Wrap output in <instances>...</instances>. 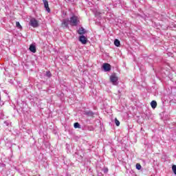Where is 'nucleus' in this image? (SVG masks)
<instances>
[{
  "instance_id": "nucleus-7",
  "label": "nucleus",
  "mask_w": 176,
  "mask_h": 176,
  "mask_svg": "<svg viewBox=\"0 0 176 176\" xmlns=\"http://www.w3.org/2000/svg\"><path fill=\"white\" fill-rule=\"evenodd\" d=\"M85 33H86V30H85V28H79L78 31V34H79V35H85Z\"/></svg>"
},
{
  "instance_id": "nucleus-16",
  "label": "nucleus",
  "mask_w": 176,
  "mask_h": 176,
  "mask_svg": "<svg viewBox=\"0 0 176 176\" xmlns=\"http://www.w3.org/2000/svg\"><path fill=\"white\" fill-rule=\"evenodd\" d=\"M172 170H173L174 174L176 175V165H173Z\"/></svg>"
},
{
  "instance_id": "nucleus-11",
  "label": "nucleus",
  "mask_w": 176,
  "mask_h": 176,
  "mask_svg": "<svg viewBox=\"0 0 176 176\" xmlns=\"http://www.w3.org/2000/svg\"><path fill=\"white\" fill-rule=\"evenodd\" d=\"M114 45H115V46H116L117 47H119V46H120V41L116 38V39L114 41Z\"/></svg>"
},
{
  "instance_id": "nucleus-3",
  "label": "nucleus",
  "mask_w": 176,
  "mask_h": 176,
  "mask_svg": "<svg viewBox=\"0 0 176 176\" xmlns=\"http://www.w3.org/2000/svg\"><path fill=\"white\" fill-rule=\"evenodd\" d=\"M118 80V76L116 74H112L110 76V82H112L113 85H116V82Z\"/></svg>"
},
{
  "instance_id": "nucleus-5",
  "label": "nucleus",
  "mask_w": 176,
  "mask_h": 176,
  "mask_svg": "<svg viewBox=\"0 0 176 176\" xmlns=\"http://www.w3.org/2000/svg\"><path fill=\"white\" fill-rule=\"evenodd\" d=\"M79 41L82 43V45H86V43H87V38H86V36L84 35H82L79 37Z\"/></svg>"
},
{
  "instance_id": "nucleus-13",
  "label": "nucleus",
  "mask_w": 176,
  "mask_h": 176,
  "mask_svg": "<svg viewBox=\"0 0 176 176\" xmlns=\"http://www.w3.org/2000/svg\"><path fill=\"white\" fill-rule=\"evenodd\" d=\"M74 126V129H80V124L78 122H75Z\"/></svg>"
},
{
  "instance_id": "nucleus-19",
  "label": "nucleus",
  "mask_w": 176,
  "mask_h": 176,
  "mask_svg": "<svg viewBox=\"0 0 176 176\" xmlns=\"http://www.w3.org/2000/svg\"><path fill=\"white\" fill-rule=\"evenodd\" d=\"M43 3H45V2H47V0H43Z\"/></svg>"
},
{
  "instance_id": "nucleus-15",
  "label": "nucleus",
  "mask_w": 176,
  "mask_h": 176,
  "mask_svg": "<svg viewBox=\"0 0 176 176\" xmlns=\"http://www.w3.org/2000/svg\"><path fill=\"white\" fill-rule=\"evenodd\" d=\"M136 168H137V170H141V168H142L141 164L137 163L136 164Z\"/></svg>"
},
{
  "instance_id": "nucleus-12",
  "label": "nucleus",
  "mask_w": 176,
  "mask_h": 176,
  "mask_svg": "<svg viewBox=\"0 0 176 176\" xmlns=\"http://www.w3.org/2000/svg\"><path fill=\"white\" fill-rule=\"evenodd\" d=\"M16 27L19 30H23V26H21L20 22H16Z\"/></svg>"
},
{
  "instance_id": "nucleus-18",
  "label": "nucleus",
  "mask_w": 176,
  "mask_h": 176,
  "mask_svg": "<svg viewBox=\"0 0 176 176\" xmlns=\"http://www.w3.org/2000/svg\"><path fill=\"white\" fill-rule=\"evenodd\" d=\"M103 171L105 174H107V173H108V168H104Z\"/></svg>"
},
{
  "instance_id": "nucleus-8",
  "label": "nucleus",
  "mask_w": 176,
  "mask_h": 176,
  "mask_svg": "<svg viewBox=\"0 0 176 176\" xmlns=\"http://www.w3.org/2000/svg\"><path fill=\"white\" fill-rule=\"evenodd\" d=\"M44 3V8H45V10L48 13H50V8H49V2L45 1Z\"/></svg>"
},
{
  "instance_id": "nucleus-17",
  "label": "nucleus",
  "mask_w": 176,
  "mask_h": 176,
  "mask_svg": "<svg viewBox=\"0 0 176 176\" xmlns=\"http://www.w3.org/2000/svg\"><path fill=\"white\" fill-rule=\"evenodd\" d=\"M46 76H47L48 78H50V76H52V73H50V72H46Z\"/></svg>"
},
{
  "instance_id": "nucleus-1",
  "label": "nucleus",
  "mask_w": 176,
  "mask_h": 176,
  "mask_svg": "<svg viewBox=\"0 0 176 176\" xmlns=\"http://www.w3.org/2000/svg\"><path fill=\"white\" fill-rule=\"evenodd\" d=\"M69 21L70 23V25L75 26V27L78 25V23H79V20H78V16H72Z\"/></svg>"
},
{
  "instance_id": "nucleus-9",
  "label": "nucleus",
  "mask_w": 176,
  "mask_h": 176,
  "mask_svg": "<svg viewBox=\"0 0 176 176\" xmlns=\"http://www.w3.org/2000/svg\"><path fill=\"white\" fill-rule=\"evenodd\" d=\"M29 50L32 53H36V47L34 45H30Z\"/></svg>"
},
{
  "instance_id": "nucleus-6",
  "label": "nucleus",
  "mask_w": 176,
  "mask_h": 176,
  "mask_svg": "<svg viewBox=\"0 0 176 176\" xmlns=\"http://www.w3.org/2000/svg\"><path fill=\"white\" fill-rule=\"evenodd\" d=\"M102 68L106 72H109V71H111V65H109V63H104Z\"/></svg>"
},
{
  "instance_id": "nucleus-14",
  "label": "nucleus",
  "mask_w": 176,
  "mask_h": 176,
  "mask_svg": "<svg viewBox=\"0 0 176 176\" xmlns=\"http://www.w3.org/2000/svg\"><path fill=\"white\" fill-rule=\"evenodd\" d=\"M115 124L117 126H120V122H119L117 118H115Z\"/></svg>"
},
{
  "instance_id": "nucleus-4",
  "label": "nucleus",
  "mask_w": 176,
  "mask_h": 176,
  "mask_svg": "<svg viewBox=\"0 0 176 176\" xmlns=\"http://www.w3.org/2000/svg\"><path fill=\"white\" fill-rule=\"evenodd\" d=\"M69 24V19H64L61 23V27H63V28H67Z\"/></svg>"
},
{
  "instance_id": "nucleus-2",
  "label": "nucleus",
  "mask_w": 176,
  "mask_h": 176,
  "mask_svg": "<svg viewBox=\"0 0 176 176\" xmlns=\"http://www.w3.org/2000/svg\"><path fill=\"white\" fill-rule=\"evenodd\" d=\"M30 25L33 28H38L39 27V21H38L35 18H32L30 21Z\"/></svg>"
},
{
  "instance_id": "nucleus-10",
  "label": "nucleus",
  "mask_w": 176,
  "mask_h": 176,
  "mask_svg": "<svg viewBox=\"0 0 176 176\" xmlns=\"http://www.w3.org/2000/svg\"><path fill=\"white\" fill-rule=\"evenodd\" d=\"M151 107L153 109H155L157 107V102L155 100H153L151 103Z\"/></svg>"
}]
</instances>
